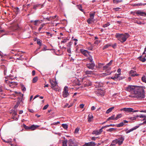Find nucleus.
<instances>
[{
  "instance_id": "nucleus-1",
  "label": "nucleus",
  "mask_w": 146,
  "mask_h": 146,
  "mask_svg": "<svg viewBox=\"0 0 146 146\" xmlns=\"http://www.w3.org/2000/svg\"><path fill=\"white\" fill-rule=\"evenodd\" d=\"M144 86H128L126 88V90L130 92L129 97L141 99L145 97Z\"/></svg>"
},
{
  "instance_id": "nucleus-2",
  "label": "nucleus",
  "mask_w": 146,
  "mask_h": 146,
  "mask_svg": "<svg viewBox=\"0 0 146 146\" xmlns=\"http://www.w3.org/2000/svg\"><path fill=\"white\" fill-rule=\"evenodd\" d=\"M115 37L121 42H123L126 41L127 39L129 37V35L128 33L124 34L117 33Z\"/></svg>"
},
{
  "instance_id": "nucleus-3",
  "label": "nucleus",
  "mask_w": 146,
  "mask_h": 146,
  "mask_svg": "<svg viewBox=\"0 0 146 146\" xmlns=\"http://www.w3.org/2000/svg\"><path fill=\"white\" fill-rule=\"evenodd\" d=\"M23 126V127L26 129L30 130H34L39 127L38 125H33L30 126L28 127L26 126L24 124Z\"/></svg>"
},
{
  "instance_id": "nucleus-4",
  "label": "nucleus",
  "mask_w": 146,
  "mask_h": 146,
  "mask_svg": "<svg viewBox=\"0 0 146 146\" xmlns=\"http://www.w3.org/2000/svg\"><path fill=\"white\" fill-rule=\"evenodd\" d=\"M120 111H123L127 113H130L131 112H136L138 111V110H134L131 108H123L120 109Z\"/></svg>"
},
{
  "instance_id": "nucleus-5",
  "label": "nucleus",
  "mask_w": 146,
  "mask_h": 146,
  "mask_svg": "<svg viewBox=\"0 0 146 146\" xmlns=\"http://www.w3.org/2000/svg\"><path fill=\"white\" fill-rule=\"evenodd\" d=\"M110 66L108 65V64H107L106 65V66H103V70H106L107 72V73H105L106 75H110L111 73V72L110 71L111 68Z\"/></svg>"
},
{
  "instance_id": "nucleus-6",
  "label": "nucleus",
  "mask_w": 146,
  "mask_h": 146,
  "mask_svg": "<svg viewBox=\"0 0 146 146\" xmlns=\"http://www.w3.org/2000/svg\"><path fill=\"white\" fill-rule=\"evenodd\" d=\"M110 66L108 65V64H107L106 65V66H103V70H106L107 72V73H105L106 75H110L111 73V72L110 71L111 68Z\"/></svg>"
},
{
  "instance_id": "nucleus-7",
  "label": "nucleus",
  "mask_w": 146,
  "mask_h": 146,
  "mask_svg": "<svg viewBox=\"0 0 146 146\" xmlns=\"http://www.w3.org/2000/svg\"><path fill=\"white\" fill-rule=\"evenodd\" d=\"M105 94V92L104 90L103 89H98L96 91V94L98 96H103Z\"/></svg>"
},
{
  "instance_id": "nucleus-8",
  "label": "nucleus",
  "mask_w": 146,
  "mask_h": 146,
  "mask_svg": "<svg viewBox=\"0 0 146 146\" xmlns=\"http://www.w3.org/2000/svg\"><path fill=\"white\" fill-rule=\"evenodd\" d=\"M68 87L66 86L64 87V90L63 92L62 96L63 97L66 98L69 95V94L68 92Z\"/></svg>"
},
{
  "instance_id": "nucleus-9",
  "label": "nucleus",
  "mask_w": 146,
  "mask_h": 146,
  "mask_svg": "<svg viewBox=\"0 0 146 146\" xmlns=\"http://www.w3.org/2000/svg\"><path fill=\"white\" fill-rule=\"evenodd\" d=\"M86 66L88 68L93 70L95 66V64L94 62H91L86 64Z\"/></svg>"
},
{
  "instance_id": "nucleus-10",
  "label": "nucleus",
  "mask_w": 146,
  "mask_h": 146,
  "mask_svg": "<svg viewBox=\"0 0 146 146\" xmlns=\"http://www.w3.org/2000/svg\"><path fill=\"white\" fill-rule=\"evenodd\" d=\"M68 146H77V144L76 142L72 140V139H70L68 141Z\"/></svg>"
},
{
  "instance_id": "nucleus-11",
  "label": "nucleus",
  "mask_w": 146,
  "mask_h": 146,
  "mask_svg": "<svg viewBox=\"0 0 146 146\" xmlns=\"http://www.w3.org/2000/svg\"><path fill=\"white\" fill-rule=\"evenodd\" d=\"M124 140V138L122 136L120 138L116 139L117 144H118L119 145H120L122 144Z\"/></svg>"
},
{
  "instance_id": "nucleus-12",
  "label": "nucleus",
  "mask_w": 146,
  "mask_h": 146,
  "mask_svg": "<svg viewBox=\"0 0 146 146\" xmlns=\"http://www.w3.org/2000/svg\"><path fill=\"white\" fill-rule=\"evenodd\" d=\"M49 82L51 85V88L53 89L54 90L55 89L54 87L57 85V82L56 81H53L52 80H51V79L50 80Z\"/></svg>"
},
{
  "instance_id": "nucleus-13",
  "label": "nucleus",
  "mask_w": 146,
  "mask_h": 146,
  "mask_svg": "<svg viewBox=\"0 0 146 146\" xmlns=\"http://www.w3.org/2000/svg\"><path fill=\"white\" fill-rule=\"evenodd\" d=\"M9 83H8V85L11 88H14L15 86L17 85V82H10Z\"/></svg>"
},
{
  "instance_id": "nucleus-14",
  "label": "nucleus",
  "mask_w": 146,
  "mask_h": 146,
  "mask_svg": "<svg viewBox=\"0 0 146 146\" xmlns=\"http://www.w3.org/2000/svg\"><path fill=\"white\" fill-rule=\"evenodd\" d=\"M129 73L130 76H139V74L136 73V72L133 70H131L130 71Z\"/></svg>"
},
{
  "instance_id": "nucleus-15",
  "label": "nucleus",
  "mask_w": 146,
  "mask_h": 146,
  "mask_svg": "<svg viewBox=\"0 0 146 146\" xmlns=\"http://www.w3.org/2000/svg\"><path fill=\"white\" fill-rule=\"evenodd\" d=\"M96 144L93 142H90L88 143H86L82 146H95Z\"/></svg>"
},
{
  "instance_id": "nucleus-16",
  "label": "nucleus",
  "mask_w": 146,
  "mask_h": 146,
  "mask_svg": "<svg viewBox=\"0 0 146 146\" xmlns=\"http://www.w3.org/2000/svg\"><path fill=\"white\" fill-rule=\"evenodd\" d=\"M43 6V5L41 4H36L33 6V9L36 10L37 9H40Z\"/></svg>"
},
{
  "instance_id": "nucleus-17",
  "label": "nucleus",
  "mask_w": 146,
  "mask_h": 146,
  "mask_svg": "<svg viewBox=\"0 0 146 146\" xmlns=\"http://www.w3.org/2000/svg\"><path fill=\"white\" fill-rule=\"evenodd\" d=\"M120 74V73L116 74L114 77H111V78L114 80H116V79H117L119 80H120V78H119V76Z\"/></svg>"
},
{
  "instance_id": "nucleus-18",
  "label": "nucleus",
  "mask_w": 146,
  "mask_h": 146,
  "mask_svg": "<svg viewBox=\"0 0 146 146\" xmlns=\"http://www.w3.org/2000/svg\"><path fill=\"white\" fill-rule=\"evenodd\" d=\"M136 13L137 15H140L142 16H144L145 13L141 11L138 10L136 12Z\"/></svg>"
},
{
  "instance_id": "nucleus-19",
  "label": "nucleus",
  "mask_w": 146,
  "mask_h": 146,
  "mask_svg": "<svg viewBox=\"0 0 146 146\" xmlns=\"http://www.w3.org/2000/svg\"><path fill=\"white\" fill-rule=\"evenodd\" d=\"M81 52L85 56H88V52L87 50H81Z\"/></svg>"
},
{
  "instance_id": "nucleus-20",
  "label": "nucleus",
  "mask_w": 146,
  "mask_h": 146,
  "mask_svg": "<svg viewBox=\"0 0 146 146\" xmlns=\"http://www.w3.org/2000/svg\"><path fill=\"white\" fill-rule=\"evenodd\" d=\"M94 72L92 71H90L89 70H86L84 71V73L86 75L87 74H94Z\"/></svg>"
},
{
  "instance_id": "nucleus-21",
  "label": "nucleus",
  "mask_w": 146,
  "mask_h": 146,
  "mask_svg": "<svg viewBox=\"0 0 146 146\" xmlns=\"http://www.w3.org/2000/svg\"><path fill=\"white\" fill-rule=\"evenodd\" d=\"M115 116V115H113L112 116L109 117L107 119V120L106 121H109L111 120H116Z\"/></svg>"
},
{
  "instance_id": "nucleus-22",
  "label": "nucleus",
  "mask_w": 146,
  "mask_h": 146,
  "mask_svg": "<svg viewBox=\"0 0 146 146\" xmlns=\"http://www.w3.org/2000/svg\"><path fill=\"white\" fill-rule=\"evenodd\" d=\"M93 118V116L92 115H89L88 116V121L89 122H90Z\"/></svg>"
},
{
  "instance_id": "nucleus-23",
  "label": "nucleus",
  "mask_w": 146,
  "mask_h": 146,
  "mask_svg": "<svg viewBox=\"0 0 146 146\" xmlns=\"http://www.w3.org/2000/svg\"><path fill=\"white\" fill-rule=\"evenodd\" d=\"M114 107H112L109 108L106 111V113H109L111 112L112 110H113L114 109Z\"/></svg>"
},
{
  "instance_id": "nucleus-24",
  "label": "nucleus",
  "mask_w": 146,
  "mask_h": 146,
  "mask_svg": "<svg viewBox=\"0 0 146 146\" xmlns=\"http://www.w3.org/2000/svg\"><path fill=\"white\" fill-rule=\"evenodd\" d=\"M138 59L141 61L144 62L146 61V59L144 58H142V56H141L138 58Z\"/></svg>"
},
{
  "instance_id": "nucleus-25",
  "label": "nucleus",
  "mask_w": 146,
  "mask_h": 146,
  "mask_svg": "<svg viewBox=\"0 0 146 146\" xmlns=\"http://www.w3.org/2000/svg\"><path fill=\"white\" fill-rule=\"evenodd\" d=\"M111 45L110 44H108L105 45L103 48V49L104 50L105 49L107 48H108L109 46H111Z\"/></svg>"
},
{
  "instance_id": "nucleus-26",
  "label": "nucleus",
  "mask_w": 146,
  "mask_h": 146,
  "mask_svg": "<svg viewBox=\"0 0 146 146\" xmlns=\"http://www.w3.org/2000/svg\"><path fill=\"white\" fill-rule=\"evenodd\" d=\"M95 14V12L92 13H90V18L94 19Z\"/></svg>"
},
{
  "instance_id": "nucleus-27",
  "label": "nucleus",
  "mask_w": 146,
  "mask_h": 146,
  "mask_svg": "<svg viewBox=\"0 0 146 146\" xmlns=\"http://www.w3.org/2000/svg\"><path fill=\"white\" fill-rule=\"evenodd\" d=\"M68 142L67 140L64 141H62V146H67V143Z\"/></svg>"
},
{
  "instance_id": "nucleus-28",
  "label": "nucleus",
  "mask_w": 146,
  "mask_h": 146,
  "mask_svg": "<svg viewBox=\"0 0 146 146\" xmlns=\"http://www.w3.org/2000/svg\"><path fill=\"white\" fill-rule=\"evenodd\" d=\"M93 19H92L91 18H90L89 19H88L87 20V22L88 24H91V22L93 21Z\"/></svg>"
},
{
  "instance_id": "nucleus-29",
  "label": "nucleus",
  "mask_w": 146,
  "mask_h": 146,
  "mask_svg": "<svg viewBox=\"0 0 146 146\" xmlns=\"http://www.w3.org/2000/svg\"><path fill=\"white\" fill-rule=\"evenodd\" d=\"M1 67L2 68H3L4 69V75H6V72H7V70H6V69H5V66L4 65H2V66H1Z\"/></svg>"
},
{
  "instance_id": "nucleus-30",
  "label": "nucleus",
  "mask_w": 146,
  "mask_h": 146,
  "mask_svg": "<svg viewBox=\"0 0 146 146\" xmlns=\"http://www.w3.org/2000/svg\"><path fill=\"white\" fill-rule=\"evenodd\" d=\"M141 80L143 82L146 83V77L145 75H143L142 77Z\"/></svg>"
},
{
  "instance_id": "nucleus-31",
  "label": "nucleus",
  "mask_w": 146,
  "mask_h": 146,
  "mask_svg": "<svg viewBox=\"0 0 146 146\" xmlns=\"http://www.w3.org/2000/svg\"><path fill=\"white\" fill-rule=\"evenodd\" d=\"M17 51L16 50H12L11 51V53L15 54V56L19 55V54L17 53Z\"/></svg>"
},
{
  "instance_id": "nucleus-32",
  "label": "nucleus",
  "mask_w": 146,
  "mask_h": 146,
  "mask_svg": "<svg viewBox=\"0 0 146 146\" xmlns=\"http://www.w3.org/2000/svg\"><path fill=\"white\" fill-rule=\"evenodd\" d=\"M20 103V100L18 101L17 103L14 106V108L15 109L17 108L19 105Z\"/></svg>"
},
{
  "instance_id": "nucleus-33",
  "label": "nucleus",
  "mask_w": 146,
  "mask_h": 146,
  "mask_svg": "<svg viewBox=\"0 0 146 146\" xmlns=\"http://www.w3.org/2000/svg\"><path fill=\"white\" fill-rule=\"evenodd\" d=\"M124 125L123 121L120 123L119 124L117 125L116 126L117 127H120L123 126Z\"/></svg>"
},
{
  "instance_id": "nucleus-34",
  "label": "nucleus",
  "mask_w": 146,
  "mask_h": 146,
  "mask_svg": "<svg viewBox=\"0 0 146 146\" xmlns=\"http://www.w3.org/2000/svg\"><path fill=\"white\" fill-rule=\"evenodd\" d=\"M136 117H139L140 118H144H144H145V117H146V116L144 115L141 114L139 115H137L136 116Z\"/></svg>"
},
{
  "instance_id": "nucleus-35",
  "label": "nucleus",
  "mask_w": 146,
  "mask_h": 146,
  "mask_svg": "<svg viewBox=\"0 0 146 146\" xmlns=\"http://www.w3.org/2000/svg\"><path fill=\"white\" fill-rule=\"evenodd\" d=\"M116 144H117V143H116V139H115L114 140H113L112 141V143L111 144V146H113L114 145H115Z\"/></svg>"
},
{
  "instance_id": "nucleus-36",
  "label": "nucleus",
  "mask_w": 146,
  "mask_h": 146,
  "mask_svg": "<svg viewBox=\"0 0 146 146\" xmlns=\"http://www.w3.org/2000/svg\"><path fill=\"white\" fill-rule=\"evenodd\" d=\"M93 133L96 134V135H99L100 134V133H99L98 130L95 131H93Z\"/></svg>"
},
{
  "instance_id": "nucleus-37",
  "label": "nucleus",
  "mask_w": 146,
  "mask_h": 146,
  "mask_svg": "<svg viewBox=\"0 0 146 146\" xmlns=\"http://www.w3.org/2000/svg\"><path fill=\"white\" fill-rule=\"evenodd\" d=\"M38 80V77H35L33 78V82L34 83H35L36 82V81Z\"/></svg>"
},
{
  "instance_id": "nucleus-38",
  "label": "nucleus",
  "mask_w": 146,
  "mask_h": 146,
  "mask_svg": "<svg viewBox=\"0 0 146 146\" xmlns=\"http://www.w3.org/2000/svg\"><path fill=\"white\" fill-rule=\"evenodd\" d=\"M122 116L121 114H119L117 115L116 117H115L116 120H117L118 119L120 118Z\"/></svg>"
},
{
  "instance_id": "nucleus-39",
  "label": "nucleus",
  "mask_w": 146,
  "mask_h": 146,
  "mask_svg": "<svg viewBox=\"0 0 146 146\" xmlns=\"http://www.w3.org/2000/svg\"><path fill=\"white\" fill-rule=\"evenodd\" d=\"M62 126L65 129H67L68 127V125L66 124H62Z\"/></svg>"
},
{
  "instance_id": "nucleus-40",
  "label": "nucleus",
  "mask_w": 146,
  "mask_h": 146,
  "mask_svg": "<svg viewBox=\"0 0 146 146\" xmlns=\"http://www.w3.org/2000/svg\"><path fill=\"white\" fill-rule=\"evenodd\" d=\"M45 25V24H41L40 27L38 29V31H40L41 29Z\"/></svg>"
},
{
  "instance_id": "nucleus-41",
  "label": "nucleus",
  "mask_w": 146,
  "mask_h": 146,
  "mask_svg": "<svg viewBox=\"0 0 146 146\" xmlns=\"http://www.w3.org/2000/svg\"><path fill=\"white\" fill-rule=\"evenodd\" d=\"M87 59L88 60L90 61V63L94 62L93 61V59L92 57H88L87 58Z\"/></svg>"
},
{
  "instance_id": "nucleus-42",
  "label": "nucleus",
  "mask_w": 146,
  "mask_h": 146,
  "mask_svg": "<svg viewBox=\"0 0 146 146\" xmlns=\"http://www.w3.org/2000/svg\"><path fill=\"white\" fill-rule=\"evenodd\" d=\"M19 9L18 8V7H16L15 8V10H14V11L15 12V13H16V14H17L18 12H19Z\"/></svg>"
},
{
  "instance_id": "nucleus-43",
  "label": "nucleus",
  "mask_w": 146,
  "mask_h": 146,
  "mask_svg": "<svg viewBox=\"0 0 146 146\" xmlns=\"http://www.w3.org/2000/svg\"><path fill=\"white\" fill-rule=\"evenodd\" d=\"M110 25V23H107L106 24L104 25L103 26V27L104 28L106 27L109 26V25Z\"/></svg>"
},
{
  "instance_id": "nucleus-44",
  "label": "nucleus",
  "mask_w": 146,
  "mask_h": 146,
  "mask_svg": "<svg viewBox=\"0 0 146 146\" xmlns=\"http://www.w3.org/2000/svg\"><path fill=\"white\" fill-rule=\"evenodd\" d=\"M37 43L40 46L42 44L40 42V39H38L37 41Z\"/></svg>"
},
{
  "instance_id": "nucleus-45",
  "label": "nucleus",
  "mask_w": 146,
  "mask_h": 146,
  "mask_svg": "<svg viewBox=\"0 0 146 146\" xmlns=\"http://www.w3.org/2000/svg\"><path fill=\"white\" fill-rule=\"evenodd\" d=\"M115 130V129L114 128H110L108 130H107V131H110V132H111L113 130Z\"/></svg>"
},
{
  "instance_id": "nucleus-46",
  "label": "nucleus",
  "mask_w": 146,
  "mask_h": 146,
  "mask_svg": "<svg viewBox=\"0 0 146 146\" xmlns=\"http://www.w3.org/2000/svg\"><path fill=\"white\" fill-rule=\"evenodd\" d=\"M136 116H134L133 117H129V119H131V120H135L136 119Z\"/></svg>"
},
{
  "instance_id": "nucleus-47",
  "label": "nucleus",
  "mask_w": 146,
  "mask_h": 146,
  "mask_svg": "<svg viewBox=\"0 0 146 146\" xmlns=\"http://www.w3.org/2000/svg\"><path fill=\"white\" fill-rule=\"evenodd\" d=\"M22 90L23 91H25L26 90L25 87L23 85H21Z\"/></svg>"
},
{
  "instance_id": "nucleus-48",
  "label": "nucleus",
  "mask_w": 146,
  "mask_h": 146,
  "mask_svg": "<svg viewBox=\"0 0 146 146\" xmlns=\"http://www.w3.org/2000/svg\"><path fill=\"white\" fill-rule=\"evenodd\" d=\"M71 42H68V44L67 45V46H68L69 48H70V46H71Z\"/></svg>"
},
{
  "instance_id": "nucleus-49",
  "label": "nucleus",
  "mask_w": 146,
  "mask_h": 146,
  "mask_svg": "<svg viewBox=\"0 0 146 146\" xmlns=\"http://www.w3.org/2000/svg\"><path fill=\"white\" fill-rule=\"evenodd\" d=\"M78 9L81 11L82 12L84 10L83 9H82V7L81 5H80V6H79L78 7Z\"/></svg>"
},
{
  "instance_id": "nucleus-50",
  "label": "nucleus",
  "mask_w": 146,
  "mask_h": 146,
  "mask_svg": "<svg viewBox=\"0 0 146 146\" xmlns=\"http://www.w3.org/2000/svg\"><path fill=\"white\" fill-rule=\"evenodd\" d=\"M48 106H49V105H48V104H47V105H45L43 108V110H45L46 109L48 108Z\"/></svg>"
},
{
  "instance_id": "nucleus-51",
  "label": "nucleus",
  "mask_w": 146,
  "mask_h": 146,
  "mask_svg": "<svg viewBox=\"0 0 146 146\" xmlns=\"http://www.w3.org/2000/svg\"><path fill=\"white\" fill-rule=\"evenodd\" d=\"M47 47L45 45H44V46L43 48V49H42V50L43 51H45L46 50V49Z\"/></svg>"
},
{
  "instance_id": "nucleus-52",
  "label": "nucleus",
  "mask_w": 146,
  "mask_h": 146,
  "mask_svg": "<svg viewBox=\"0 0 146 146\" xmlns=\"http://www.w3.org/2000/svg\"><path fill=\"white\" fill-rule=\"evenodd\" d=\"M116 0H115L114 1V2H113L114 3H119L121 2L122 1V0H117L116 1H115Z\"/></svg>"
},
{
  "instance_id": "nucleus-53",
  "label": "nucleus",
  "mask_w": 146,
  "mask_h": 146,
  "mask_svg": "<svg viewBox=\"0 0 146 146\" xmlns=\"http://www.w3.org/2000/svg\"><path fill=\"white\" fill-rule=\"evenodd\" d=\"M133 130V129L132 128L128 130L127 132V133H128L129 132H130L131 131H132Z\"/></svg>"
},
{
  "instance_id": "nucleus-54",
  "label": "nucleus",
  "mask_w": 146,
  "mask_h": 146,
  "mask_svg": "<svg viewBox=\"0 0 146 146\" xmlns=\"http://www.w3.org/2000/svg\"><path fill=\"white\" fill-rule=\"evenodd\" d=\"M142 3H137V4H134V6H140L142 5Z\"/></svg>"
},
{
  "instance_id": "nucleus-55",
  "label": "nucleus",
  "mask_w": 146,
  "mask_h": 146,
  "mask_svg": "<svg viewBox=\"0 0 146 146\" xmlns=\"http://www.w3.org/2000/svg\"><path fill=\"white\" fill-rule=\"evenodd\" d=\"M84 106V105L83 104H81L80 105V107L81 108H83Z\"/></svg>"
},
{
  "instance_id": "nucleus-56",
  "label": "nucleus",
  "mask_w": 146,
  "mask_h": 146,
  "mask_svg": "<svg viewBox=\"0 0 146 146\" xmlns=\"http://www.w3.org/2000/svg\"><path fill=\"white\" fill-rule=\"evenodd\" d=\"M38 20H35V21L34 22V25H37V23H38Z\"/></svg>"
},
{
  "instance_id": "nucleus-57",
  "label": "nucleus",
  "mask_w": 146,
  "mask_h": 146,
  "mask_svg": "<svg viewBox=\"0 0 146 146\" xmlns=\"http://www.w3.org/2000/svg\"><path fill=\"white\" fill-rule=\"evenodd\" d=\"M79 130V129L78 128H76L75 130V133H78V131Z\"/></svg>"
},
{
  "instance_id": "nucleus-58",
  "label": "nucleus",
  "mask_w": 146,
  "mask_h": 146,
  "mask_svg": "<svg viewBox=\"0 0 146 146\" xmlns=\"http://www.w3.org/2000/svg\"><path fill=\"white\" fill-rule=\"evenodd\" d=\"M111 46H112L113 48H115L116 46V43H114V44L112 46L111 45Z\"/></svg>"
},
{
  "instance_id": "nucleus-59",
  "label": "nucleus",
  "mask_w": 146,
  "mask_h": 146,
  "mask_svg": "<svg viewBox=\"0 0 146 146\" xmlns=\"http://www.w3.org/2000/svg\"><path fill=\"white\" fill-rule=\"evenodd\" d=\"M70 48H69L67 49V51L68 53H70L71 52V51L70 50Z\"/></svg>"
},
{
  "instance_id": "nucleus-60",
  "label": "nucleus",
  "mask_w": 146,
  "mask_h": 146,
  "mask_svg": "<svg viewBox=\"0 0 146 146\" xmlns=\"http://www.w3.org/2000/svg\"><path fill=\"white\" fill-rule=\"evenodd\" d=\"M112 62H113V60H111L110 61V62L108 64V65L109 66H110L111 65V64L112 63Z\"/></svg>"
},
{
  "instance_id": "nucleus-61",
  "label": "nucleus",
  "mask_w": 146,
  "mask_h": 146,
  "mask_svg": "<svg viewBox=\"0 0 146 146\" xmlns=\"http://www.w3.org/2000/svg\"><path fill=\"white\" fill-rule=\"evenodd\" d=\"M122 121L124 125L125 123H128V121L125 120H124Z\"/></svg>"
},
{
  "instance_id": "nucleus-62",
  "label": "nucleus",
  "mask_w": 146,
  "mask_h": 146,
  "mask_svg": "<svg viewBox=\"0 0 146 146\" xmlns=\"http://www.w3.org/2000/svg\"><path fill=\"white\" fill-rule=\"evenodd\" d=\"M96 109V107L94 106H92L91 108V110H94Z\"/></svg>"
},
{
  "instance_id": "nucleus-63",
  "label": "nucleus",
  "mask_w": 146,
  "mask_h": 146,
  "mask_svg": "<svg viewBox=\"0 0 146 146\" xmlns=\"http://www.w3.org/2000/svg\"><path fill=\"white\" fill-rule=\"evenodd\" d=\"M143 120H145L144 121L142 124H146V117H145V118L143 119Z\"/></svg>"
},
{
  "instance_id": "nucleus-64",
  "label": "nucleus",
  "mask_w": 146,
  "mask_h": 146,
  "mask_svg": "<svg viewBox=\"0 0 146 146\" xmlns=\"http://www.w3.org/2000/svg\"><path fill=\"white\" fill-rule=\"evenodd\" d=\"M120 9V8H119V7H117V8H115L114 9V10L116 11H118V10Z\"/></svg>"
}]
</instances>
